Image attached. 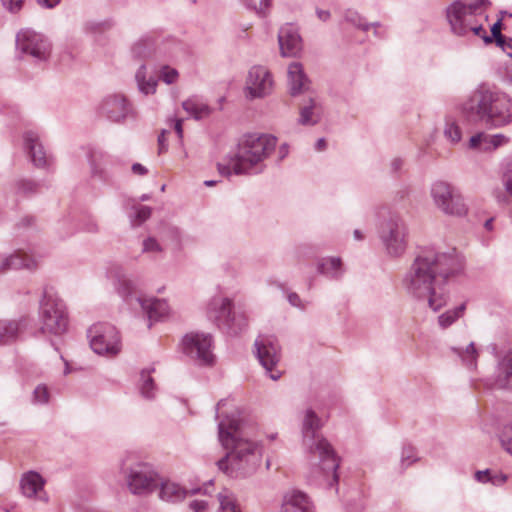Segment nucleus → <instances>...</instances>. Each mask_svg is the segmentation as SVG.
<instances>
[{
	"label": "nucleus",
	"mask_w": 512,
	"mask_h": 512,
	"mask_svg": "<svg viewBox=\"0 0 512 512\" xmlns=\"http://www.w3.org/2000/svg\"><path fill=\"white\" fill-rule=\"evenodd\" d=\"M456 258L445 254L425 253L416 258L404 279L407 291L419 300L427 301L434 311L447 301L444 288L446 279L453 273Z\"/></svg>",
	"instance_id": "nucleus-1"
},
{
	"label": "nucleus",
	"mask_w": 512,
	"mask_h": 512,
	"mask_svg": "<svg viewBox=\"0 0 512 512\" xmlns=\"http://www.w3.org/2000/svg\"><path fill=\"white\" fill-rule=\"evenodd\" d=\"M246 425L244 410L226 415V476L244 478L260 466L263 446L245 434Z\"/></svg>",
	"instance_id": "nucleus-2"
},
{
	"label": "nucleus",
	"mask_w": 512,
	"mask_h": 512,
	"mask_svg": "<svg viewBox=\"0 0 512 512\" xmlns=\"http://www.w3.org/2000/svg\"><path fill=\"white\" fill-rule=\"evenodd\" d=\"M320 428V418L312 409H307L302 421L303 446L307 462L311 467L319 468L324 476H331L330 485L337 484L338 459L331 444L319 434Z\"/></svg>",
	"instance_id": "nucleus-3"
},
{
	"label": "nucleus",
	"mask_w": 512,
	"mask_h": 512,
	"mask_svg": "<svg viewBox=\"0 0 512 512\" xmlns=\"http://www.w3.org/2000/svg\"><path fill=\"white\" fill-rule=\"evenodd\" d=\"M489 6L488 0H456L446 11L451 31L458 36L477 37L491 42L484 28Z\"/></svg>",
	"instance_id": "nucleus-4"
},
{
	"label": "nucleus",
	"mask_w": 512,
	"mask_h": 512,
	"mask_svg": "<svg viewBox=\"0 0 512 512\" xmlns=\"http://www.w3.org/2000/svg\"><path fill=\"white\" fill-rule=\"evenodd\" d=\"M277 139L269 134L248 133L241 136L230 160L229 169L235 174L249 173L274 151Z\"/></svg>",
	"instance_id": "nucleus-5"
},
{
	"label": "nucleus",
	"mask_w": 512,
	"mask_h": 512,
	"mask_svg": "<svg viewBox=\"0 0 512 512\" xmlns=\"http://www.w3.org/2000/svg\"><path fill=\"white\" fill-rule=\"evenodd\" d=\"M465 109L475 112L480 120L495 127L512 121V102L509 97L484 85L474 92Z\"/></svg>",
	"instance_id": "nucleus-6"
},
{
	"label": "nucleus",
	"mask_w": 512,
	"mask_h": 512,
	"mask_svg": "<svg viewBox=\"0 0 512 512\" xmlns=\"http://www.w3.org/2000/svg\"><path fill=\"white\" fill-rule=\"evenodd\" d=\"M119 472L128 491L133 495H149L159 486L160 475L154 466L138 459L132 453H127L121 458Z\"/></svg>",
	"instance_id": "nucleus-7"
},
{
	"label": "nucleus",
	"mask_w": 512,
	"mask_h": 512,
	"mask_svg": "<svg viewBox=\"0 0 512 512\" xmlns=\"http://www.w3.org/2000/svg\"><path fill=\"white\" fill-rule=\"evenodd\" d=\"M16 51L22 59L45 63L50 57L51 43L43 34L23 28L16 34Z\"/></svg>",
	"instance_id": "nucleus-8"
},
{
	"label": "nucleus",
	"mask_w": 512,
	"mask_h": 512,
	"mask_svg": "<svg viewBox=\"0 0 512 512\" xmlns=\"http://www.w3.org/2000/svg\"><path fill=\"white\" fill-rule=\"evenodd\" d=\"M97 114L114 124H124L136 118V110L130 99L123 93H108L96 106Z\"/></svg>",
	"instance_id": "nucleus-9"
},
{
	"label": "nucleus",
	"mask_w": 512,
	"mask_h": 512,
	"mask_svg": "<svg viewBox=\"0 0 512 512\" xmlns=\"http://www.w3.org/2000/svg\"><path fill=\"white\" fill-rule=\"evenodd\" d=\"M181 351L202 366L215 362L214 340L210 333L192 331L186 333L180 342Z\"/></svg>",
	"instance_id": "nucleus-10"
},
{
	"label": "nucleus",
	"mask_w": 512,
	"mask_h": 512,
	"mask_svg": "<svg viewBox=\"0 0 512 512\" xmlns=\"http://www.w3.org/2000/svg\"><path fill=\"white\" fill-rule=\"evenodd\" d=\"M87 336L92 350L99 355H115L120 351L119 333L111 322H94Z\"/></svg>",
	"instance_id": "nucleus-11"
},
{
	"label": "nucleus",
	"mask_w": 512,
	"mask_h": 512,
	"mask_svg": "<svg viewBox=\"0 0 512 512\" xmlns=\"http://www.w3.org/2000/svg\"><path fill=\"white\" fill-rule=\"evenodd\" d=\"M254 354L272 380L280 379L281 372L274 371L281 359V348L275 336L259 335L254 342Z\"/></svg>",
	"instance_id": "nucleus-12"
},
{
	"label": "nucleus",
	"mask_w": 512,
	"mask_h": 512,
	"mask_svg": "<svg viewBox=\"0 0 512 512\" xmlns=\"http://www.w3.org/2000/svg\"><path fill=\"white\" fill-rule=\"evenodd\" d=\"M87 160L93 179L106 186L114 185L113 168L117 161L111 154L98 148H90L87 153Z\"/></svg>",
	"instance_id": "nucleus-13"
},
{
	"label": "nucleus",
	"mask_w": 512,
	"mask_h": 512,
	"mask_svg": "<svg viewBox=\"0 0 512 512\" xmlns=\"http://www.w3.org/2000/svg\"><path fill=\"white\" fill-rule=\"evenodd\" d=\"M431 194L436 206L444 213L456 216L465 215L467 207L460 194L445 182H437L433 185Z\"/></svg>",
	"instance_id": "nucleus-14"
},
{
	"label": "nucleus",
	"mask_w": 512,
	"mask_h": 512,
	"mask_svg": "<svg viewBox=\"0 0 512 512\" xmlns=\"http://www.w3.org/2000/svg\"><path fill=\"white\" fill-rule=\"evenodd\" d=\"M106 277L112 282L116 293L125 303L130 305L133 299L136 300L138 280L127 274L121 265L110 264L106 269Z\"/></svg>",
	"instance_id": "nucleus-15"
},
{
	"label": "nucleus",
	"mask_w": 512,
	"mask_h": 512,
	"mask_svg": "<svg viewBox=\"0 0 512 512\" xmlns=\"http://www.w3.org/2000/svg\"><path fill=\"white\" fill-rule=\"evenodd\" d=\"M39 313L43 320H68L69 316L65 301L49 287L43 289Z\"/></svg>",
	"instance_id": "nucleus-16"
},
{
	"label": "nucleus",
	"mask_w": 512,
	"mask_h": 512,
	"mask_svg": "<svg viewBox=\"0 0 512 512\" xmlns=\"http://www.w3.org/2000/svg\"><path fill=\"white\" fill-rule=\"evenodd\" d=\"M273 80L269 71L263 66L252 67L246 79L247 96L254 98H262L271 93Z\"/></svg>",
	"instance_id": "nucleus-17"
},
{
	"label": "nucleus",
	"mask_w": 512,
	"mask_h": 512,
	"mask_svg": "<svg viewBox=\"0 0 512 512\" xmlns=\"http://www.w3.org/2000/svg\"><path fill=\"white\" fill-rule=\"evenodd\" d=\"M212 480L208 481L204 484L203 488H195L191 490H187L180 486L178 483L171 481V480H162L160 478L159 486V497L161 500L170 502V503H177L182 500H184L188 495H195L199 493L208 494L207 487L209 485H212Z\"/></svg>",
	"instance_id": "nucleus-18"
},
{
	"label": "nucleus",
	"mask_w": 512,
	"mask_h": 512,
	"mask_svg": "<svg viewBox=\"0 0 512 512\" xmlns=\"http://www.w3.org/2000/svg\"><path fill=\"white\" fill-rule=\"evenodd\" d=\"M382 238L391 255H400L406 247V232L402 222L393 221L382 231Z\"/></svg>",
	"instance_id": "nucleus-19"
},
{
	"label": "nucleus",
	"mask_w": 512,
	"mask_h": 512,
	"mask_svg": "<svg viewBox=\"0 0 512 512\" xmlns=\"http://www.w3.org/2000/svg\"><path fill=\"white\" fill-rule=\"evenodd\" d=\"M136 302L148 320H160L173 316L168 300L154 296H138Z\"/></svg>",
	"instance_id": "nucleus-20"
},
{
	"label": "nucleus",
	"mask_w": 512,
	"mask_h": 512,
	"mask_svg": "<svg viewBox=\"0 0 512 512\" xmlns=\"http://www.w3.org/2000/svg\"><path fill=\"white\" fill-rule=\"evenodd\" d=\"M24 146L27 150L33 164L38 168L49 167L52 163V158L49 156L42 143L37 132L27 131L24 136Z\"/></svg>",
	"instance_id": "nucleus-21"
},
{
	"label": "nucleus",
	"mask_w": 512,
	"mask_h": 512,
	"mask_svg": "<svg viewBox=\"0 0 512 512\" xmlns=\"http://www.w3.org/2000/svg\"><path fill=\"white\" fill-rule=\"evenodd\" d=\"M44 485L45 480L43 477L34 471L25 473L20 481V488L25 497H35L36 499L46 503L48 502V496L44 491Z\"/></svg>",
	"instance_id": "nucleus-22"
},
{
	"label": "nucleus",
	"mask_w": 512,
	"mask_h": 512,
	"mask_svg": "<svg viewBox=\"0 0 512 512\" xmlns=\"http://www.w3.org/2000/svg\"><path fill=\"white\" fill-rule=\"evenodd\" d=\"M282 512H314V506L305 493L292 490L284 496Z\"/></svg>",
	"instance_id": "nucleus-23"
},
{
	"label": "nucleus",
	"mask_w": 512,
	"mask_h": 512,
	"mask_svg": "<svg viewBox=\"0 0 512 512\" xmlns=\"http://www.w3.org/2000/svg\"><path fill=\"white\" fill-rule=\"evenodd\" d=\"M278 40L283 56H294L301 49V38L291 25L280 29Z\"/></svg>",
	"instance_id": "nucleus-24"
},
{
	"label": "nucleus",
	"mask_w": 512,
	"mask_h": 512,
	"mask_svg": "<svg viewBox=\"0 0 512 512\" xmlns=\"http://www.w3.org/2000/svg\"><path fill=\"white\" fill-rule=\"evenodd\" d=\"M38 266L37 260L30 254L19 250L5 257L0 263V273L8 269H28L34 270Z\"/></svg>",
	"instance_id": "nucleus-25"
},
{
	"label": "nucleus",
	"mask_w": 512,
	"mask_h": 512,
	"mask_svg": "<svg viewBox=\"0 0 512 512\" xmlns=\"http://www.w3.org/2000/svg\"><path fill=\"white\" fill-rule=\"evenodd\" d=\"M508 138L502 134L486 135L479 133L471 137L469 147L476 149L479 148L483 151L494 150L498 147L508 143Z\"/></svg>",
	"instance_id": "nucleus-26"
},
{
	"label": "nucleus",
	"mask_w": 512,
	"mask_h": 512,
	"mask_svg": "<svg viewBox=\"0 0 512 512\" xmlns=\"http://www.w3.org/2000/svg\"><path fill=\"white\" fill-rule=\"evenodd\" d=\"M288 82L291 94L295 95L308 88L309 80L303 72V67L298 62H293L288 67Z\"/></svg>",
	"instance_id": "nucleus-27"
},
{
	"label": "nucleus",
	"mask_w": 512,
	"mask_h": 512,
	"mask_svg": "<svg viewBox=\"0 0 512 512\" xmlns=\"http://www.w3.org/2000/svg\"><path fill=\"white\" fill-rule=\"evenodd\" d=\"M135 81L142 94L150 95L156 92L158 79L154 75L148 74L145 64H141L135 72Z\"/></svg>",
	"instance_id": "nucleus-28"
},
{
	"label": "nucleus",
	"mask_w": 512,
	"mask_h": 512,
	"mask_svg": "<svg viewBox=\"0 0 512 512\" xmlns=\"http://www.w3.org/2000/svg\"><path fill=\"white\" fill-rule=\"evenodd\" d=\"M183 109L196 120L210 115V106L200 97L192 96L182 103Z\"/></svg>",
	"instance_id": "nucleus-29"
},
{
	"label": "nucleus",
	"mask_w": 512,
	"mask_h": 512,
	"mask_svg": "<svg viewBox=\"0 0 512 512\" xmlns=\"http://www.w3.org/2000/svg\"><path fill=\"white\" fill-rule=\"evenodd\" d=\"M452 351L460 358L462 364L468 369H475L477 366L478 351L473 342L466 348L453 347Z\"/></svg>",
	"instance_id": "nucleus-30"
},
{
	"label": "nucleus",
	"mask_w": 512,
	"mask_h": 512,
	"mask_svg": "<svg viewBox=\"0 0 512 512\" xmlns=\"http://www.w3.org/2000/svg\"><path fill=\"white\" fill-rule=\"evenodd\" d=\"M154 371V368L144 369L140 374V393L146 399H153L156 394V386L154 384V380L151 377V373Z\"/></svg>",
	"instance_id": "nucleus-31"
},
{
	"label": "nucleus",
	"mask_w": 512,
	"mask_h": 512,
	"mask_svg": "<svg viewBox=\"0 0 512 512\" xmlns=\"http://www.w3.org/2000/svg\"><path fill=\"white\" fill-rule=\"evenodd\" d=\"M155 50V44L150 39H141L137 41L131 49L134 58L145 60L150 58Z\"/></svg>",
	"instance_id": "nucleus-32"
},
{
	"label": "nucleus",
	"mask_w": 512,
	"mask_h": 512,
	"mask_svg": "<svg viewBox=\"0 0 512 512\" xmlns=\"http://www.w3.org/2000/svg\"><path fill=\"white\" fill-rule=\"evenodd\" d=\"M152 214V209L145 205H134L129 212L128 218L132 227H139L146 222Z\"/></svg>",
	"instance_id": "nucleus-33"
},
{
	"label": "nucleus",
	"mask_w": 512,
	"mask_h": 512,
	"mask_svg": "<svg viewBox=\"0 0 512 512\" xmlns=\"http://www.w3.org/2000/svg\"><path fill=\"white\" fill-rule=\"evenodd\" d=\"M318 270L322 274L338 277L342 274V262L339 258L334 257L323 259L319 263Z\"/></svg>",
	"instance_id": "nucleus-34"
},
{
	"label": "nucleus",
	"mask_w": 512,
	"mask_h": 512,
	"mask_svg": "<svg viewBox=\"0 0 512 512\" xmlns=\"http://www.w3.org/2000/svg\"><path fill=\"white\" fill-rule=\"evenodd\" d=\"M224 309V294L219 291L215 296H213L208 304H207V310L210 314V317H214V320H220L222 317Z\"/></svg>",
	"instance_id": "nucleus-35"
},
{
	"label": "nucleus",
	"mask_w": 512,
	"mask_h": 512,
	"mask_svg": "<svg viewBox=\"0 0 512 512\" xmlns=\"http://www.w3.org/2000/svg\"><path fill=\"white\" fill-rule=\"evenodd\" d=\"M40 327L42 334L47 337H59L66 333L68 327L67 322H42Z\"/></svg>",
	"instance_id": "nucleus-36"
},
{
	"label": "nucleus",
	"mask_w": 512,
	"mask_h": 512,
	"mask_svg": "<svg viewBox=\"0 0 512 512\" xmlns=\"http://www.w3.org/2000/svg\"><path fill=\"white\" fill-rule=\"evenodd\" d=\"M142 252L149 254L153 258H157L163 254L164 248L155 237L150 236L143 240Z\"/></svg>",
	"instance_id": "nucleus-37"
},
{
	"label": "nucleus",
	"mask_w": 512,
	"mask_h": 512,
	"mask_svg": "<svg viewBox=\"0 0 512 512\" xmlns=\"http://www.w3.org/2000/svg\"><path fill=\"white\" fill-rule=\"evenodd\" d=\"M19 331V322H0V342L14 339Z\"/></svg>",
	"instance_id": "nucleus-38"
},
{
	"label": "nucleus",
	"mask_w": 512,
	"mask_h": 512,
	"mask_svg": "<svg viewBox=\"0 0 512 512\" xmlns=\"http://www.w3.org/2000/svg\"><path fill=\"white\" fill-rule=\"evenodd\" d=\"M417 460L418 457L415 448L411 445L403 446L400 457V471H404Z\"/></svg>",
	"instance_id": "nucleus-39"
},
{
	"label": "nucleus",
	"mask_w": 512,
	"mask_h": 512,
	"mask_svg": "<svg viewBox=\"0 0 512 512\" xmlns=\"http://www.w3.org/2000/svg\"><path fill=\"white\" fill-rule=\"evenodd\" d=\"M317 106L314 102H311L309 107L301 108L300 121L302 124H314L318 121L319 113L317 112Z\"/></svg>",
	"instance_id": "nucleus-40"
},
{
	"label": "nucleus",
	"mask_w": 512,
	"mask_h": 512,
	"mask_svg": "<svg viewBox=\"0 0 512 512\" xmlns=\"http://www.w3.org/2000/svg\"><path fill=\"white\" fill-rule=\"evenodd\" d=\"M16 189L19 194L31 195L39 191L40 185L31 179H21L17 181Z\"/></svg>",
	"instance_id": "nucleus-41"
},
{
	"label": "nucleus",
	"mask_w": 512,
	"mask_h": 512,
	"mask_svg": "<svg viewBox=\"0 0 512 512\" xmlns=\"http://www.w3.org/2000/svg\"><path fill=\"white\" fill-rule=\"evenodd\" d=\"M179 78V72L176 68L169 65H163L159 69V79L164 83L170 85L177 82Z\"/></svg>",
	"instance_id": "nucleus-42"
},
{
	"label": "nucleus",
	"mask_w": 512,
	"mask_h": 512,
	"mask_svg": "<svg viewBox=\"0 0 512 512\" xmlns=\"http://www.w3.org/2000/svg\"><path fill=\"white\" fill-rule=\"evenodd\" d=\"M58 232L60 237L65 238L76 232V225L70 216L64 217L58 222Z\"/></svg>",
	"instance_id": "nucleus-43"
},
{
	"label": "nucleus",
	"mask_w": 512,
	"mask_h": 512,
	"mask_svg": "<svg viewBox=\"0 0 512 512\" xmlns=\"http://www.w3.org/2000/svg\"><path fill=\"white\" fill-rule=\"evenodd\" d=\"M160 233L164 239L170 240L171 242L180 243L181 241L182 232L175 225H164Z\"/></svg>",
	"instance_id": "nucleus-44"
},
{
	"label": "nucleus",
	"mask_w": 512,
	"mask_h": 512,
	"mask_svg": "<svg viewBox=\"0 0 512 512\" xmlns=\"http://www.w3.org/2000/svg\"><path fill=\"white\" fill-rule=\"evenodd\" d=\"M499 437L502 446L512 454V422L503 427Z\"/></svg>",
	"instance_id": "nucleus-45"
},
{
	"label": "nucleus",
	"mask_w": 512,
	"mask_h": 512,
	"mask_svg": "<svg viewBox=\"0 0 512 512\" xmlns=\"http://www.w3.org/2000/svg\"><path fill=\"white\" fill-rule=\"evenodd\" d=\"M444 135L452 143H456L461 139L460 128L454 122H447L444 130Z\"/></svg>",
	"instance_id": "nucleus-46"
},
{
	"label": "nucleus",
	"mask_w": 512,
	"mask_h": 512,
	"mask_svg": "<svg viewBox=\"0 0 512 512\" xmlns=\"http://www.w3.org/2000/svg\"><path fill=\"white\" fill-rule=\"evenodd\" d=\"M33 400L37 404H46L49 401V392L45 385H38L33 392Z\"/></svg>",
	"instance_id": "nucleus-47"
},
{
	"label": "nucleus",
	"mask_w": 512,
	"mask_h": 512,
	"mask_svg": "<svg viewBox=\"0 0 512 512\" xmlns=\"http://www.w3.org/2000/svg\"><path fill=\"white\" fill-rule=\"evenodd\" d=\"M223 400H220L216 405L215 419L218 427V440L222 447H224V419L220 418V409Z\"/></svg>",
	"instance_id": "nucleus-48"
},
{
	"label": "nucleus",
	"mask_w": 512,
	"mask_h": 512,
	"mask_svg": "<svg viewBox=\"0 0 512 512\" xmlns=\"http://www.w3.org/2000/svg\"><path fill=\"white\" fill-rule=\"evenodd\" d=\"M248 4L261 15H265L271 0H247Z\"/></svg>",
	"instance_id": "nucleus-49"
},
{
	"label": "nucleus",
	"mask_w": 512,
	"mask_h": 512,
	"mask_svg": "<svg viewBox=\"0 0 512 512\" xmlns=\"http://www.w3.org/2000/svg\"><path fill=\"white\" fill-rule=\"evenodd\" d=\"M499 370L505 374L506 378L512 375V351L509 352L499 363Z\"/></svg>",
	"instance_id": "nucleus-50"
},
{
	"label": "nucleus",
	"mask_w": 512,
	"mask_h": 512,
	"mask_svg": "<svg viewBox=\"0 0 512 512\" xmlns=\"http://www.w3.org/2000/svg\"><path fill=\"white\" fill-rule=\"evenodd\" d=\"M24 2L25 0H1V3L4 6V8L11 13L19 12L23 7Z\"/></svg>",
	"instance_id": "nucleus-51"
},
{
	"label": "nucleus",
	"mask_w": 512,
	"mask_h": 512,
	"mask_svg": "<svg viewBox=\"0 0 512 512\" xmlns=\"http://www.w3.org/2000/svg\"><path fill=\"white\" fill-rule=\"evenodd\" d=\"M346 19L348 22L360 27L364 30L368 29V26L363 22L362 18L358 15L357 12L349 10L346 14Z\"/></svg>",
	"instance_id": "nucleus-52"
},
{
	"label": "nucleus",
	"mask_w": 512,
	"mask_h": 512,
	"mask_svg": "<svg viewBox=\"0 0 512 512\" xmlns=\"http://www.w3.org/2000/svg\"><path fill=\"white\" fill-rule=\"evenodd\" d=\"M501 28H502V23H501V20H498L496 23L493 24V26L491 27V34H492V37L496 40V42L499 44V45H503V42H504V37L503 35L501 34Z\"/></svg>",
	"instance_id": "nucleus-53"
},
{
	"label": "nucleus",
	"mask_w": 512,
	"mask_h": 512,
	"mask_svg": "<svg viewBox=\"0 0 512 512\" xmlns=\"http://www.w3.org/2000/svg\"><path fill=\"white\" fill-rule=\"evenodd\" d=\"M226 512H242L240 504L233 495L226 494Z\"/></svg>",
	"instance_id": "nucleus-54"
},
{
	"label": "nucleus",
	"mask_w": 512,
	"mask_h": 512,
	"mask_svg": "<svg viewBox=\"0 0 512 512\" xmlns=\"http://www.w3.org/2000/svg\"><path fill=\"white\" fill-rule=\"evenodd\" d=\"M504 182L507 192L512 196V161L507 165Z\"/></svg>",
	"instance_id": "nucleus-55"
},
{
	"label": "nucleus",
	"mask_w": 512,
	"mask_h": 512,
	"mask_svg": "<svg viewBox=\"0 0 512 512\" xmlns=\"http://www.w3.org/2000/svg\"><path fill=\"white\" fill-rule=\"evenodd\" d=\"M492 471L487 469L484 471H477L475 473V479L480 483H490L491 482Z\"/></svg>",
	"instance_id": "nucleus-56"
},
{
	"label": "nucleus",
	"mask_w": 512,
	"mask_h": 512,
	"mask_svg": "<svg viewBox=\"0 0 512 512\" xmlns=\"http://www.w3.org/2000/svg\"><path fill=\"white\" fill-rule=\"evenodd\" d=\"M507 481V475L503 473L492 472L491 484L494 486H501Z\"/></svg>",
	"instance_id": "nucleus-57"
},
{
	"label": "nucleus",
	"mask_w": 512,
	"mask_h": 512,
	"mask_svg": "<svg viewBox=\"0 0 512 512\" xmlns=\"http://www.w3.org/2000/svg\"><path fill=\"white\" fill-rule=\"evenodd\" d=\"M207 502L204 500H194L189 504L190 509L194 512H204L207 509Z\"/></svg>",
	"instance_id": "nucleus-58"
},
{
	"label": "nucleus",
	"mask_w": 512,
	"mask_h": 512,
	"mask_svg": "<svg viewBox=\"0 0 512 512\" xmlns=\"http://www.w3.org/2000/svg\"><path fill=\"white\" fill-rule=\"evenodd\" d=\"M83 229L89 233H96L99 231V226L96 220L89 219L84 225Z\"/></svg>",
	"instance_id": "nucleus-59"
},
{
	"label": "nucleus",
	"mask_w": 512,
	"mask_h": 512,
	"mask_svg": "<svg viewBox=\"0 0 512 512\" xmlns=\"http://www.w3.org/2000/svg\"><path fill=\"white\" fill-rule=\"evenodd\" d=\"M166 133V130H162V132L158 136L159 153L166 152L168 149V146L166 144Z\"/></svg>",
	"instance_id": "nucleus-60"
},
{
	"label": "nucleus",
	"mask_w": 512,
	"mask_h": 512,
	"mask_svg": "<svg viewBox=\"0 0 512 512\" xmlns=\"http://www.w3.org/2000/svg\"><path fill=\"white\" fill-rule=\"evenodd\" d=\"M131 170L134 174L140 176L146 175L148 173L147 168L140 163H134L131 167Z\"/></svg>",
	"instance_id": "nucleus-61"
},
{
	"label": "nucleus",
	"mask_w": 512,
	"mask_h": 512,
	"mask_svg": "<svg viewBox=\"0 0 512 512\" xmlns=\"http://www.w3.org/2000/svg\"><path fill=\"white\" fill-rule=\"evenodd\" d=\"M174 129L178 135L180 145L183 147V127H182V120L177 119L175 121Z\"/></svg>",
	"instance_id": "nucleus-62"
},
{
	"label": "nucleus",
	"mask_w": 512,
	"mask_h": 512,
	"mask_svg": "<svg viewBox=\"0 0 512 512\" xmlns=\"http://www.w3.org/2000/svg\"><path fill=\"white\" fill-rule=\"evenodd\" d=\"M38 4L44 8L52 9L56 7L61 0H37Z\"/></svg>",
	"instance_id": "nucleus-63"
},
{
	"label": "nucleus",
	"mask_w": 512,
	"mask_h": 512,
	"mask_svg": "<svg viewBox=\"0 0 512 512\" xmlns=\"http://www.w3.org/2000/svg\"><path fill=\"white\" fill-rule=\"evenodd\" d=\"M464 310H465V305L462 304L455 310L454 315H448L443 320H454L457 318H461V317H463Z\"/></svg>",
	"instance_id": "nucleus-64"
}]
</instances>
